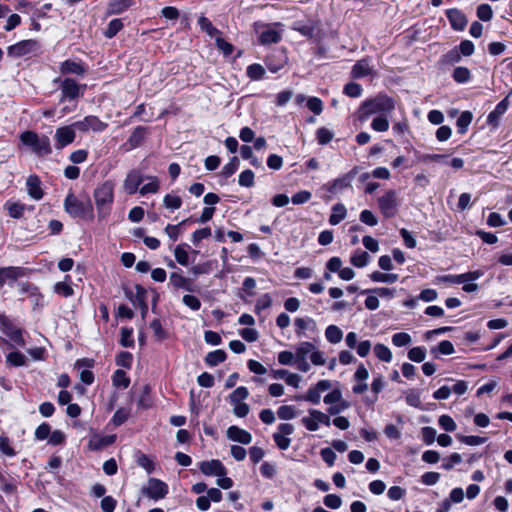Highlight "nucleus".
I'll return each instance as SVG.
<instances>
[{
	"mask_svg": "<svg viewBox=\"0 0 512 512\" xmlns=\"http://www.w3.org/2000/svg\"><path fill=\"white\" fill-rule=\"evenodd\" d=\"M277 415L282 420H291L296 416L295 407L292 405L280 406L277 410Z\"/></svg>",
	"mask_w": 512,
	"mask_h": 512,
	"instance_id": "13d9d810",
	"label": "nucleus"
},
{
	"mask_svg": "<svg viewBox=\"0 0 512 512\" xmlns=\"http://www.w3.org/2000/svg\"><path fill=\"white\" fill-rule=\"evenodd\" d=\"M295 327H296V335L298 337H303L305 335L304 331L306 329H310L315 331L317 328L316 322L312 318H296L295 319Z\"/></svg>",
	"mask_w": 512,
	"mask_h": 512,
	"instance_id": "c85d7f7f",
	"label": "nucleus"
},
{
	"mask_svg": "<svg viewBox=\"0 0 512 512\" xmlns=\"http://www.w3.org/2000/svg\"><path fill=\"white\" fill-rule=\"evenodd\" d=\"M7 362L15 367L24 366L26 364V357L19 351L10 352L7 357Z\"/></svg>",
	"mask_w": 512,
	"mask_h": 512,
	"instance_id": "603ef678",
	"label": "nucleus"
},
{
	"mask_svg": "<svg viewBox=\"0 0 512 512\" xmlns=\"http://www.w3.org/2000/svg\"><path fill=\"white\" fill-rule=\"evenodd\" d=\"M143 495L155 501L163 499L169 492L168 485L157 478H149L147 486L141 489Z\"/></svg>",
	"mask_w": 512,
	"mask_h": 512,
	"instance_id": "6e6552de",
	"label": "nucleus"
},
{
	"mask_svg": "<svg viewBox=\"0 0 512 512\" xmlns=\"http://www.w3.org/2000/svg\"><path fill=\"white\" fill-rule=\"evenodd\" d=\"M472 113L470 111H464L460 114L456 121L458 133L464 134L466 133L468 126L470 125L472 121Z\"/></svg>",
	"mask_w": 512,
	"mask_h": 512,
	"instance_id": "a19ab883",
	"label": "nucleus"
},
{
	"mask_svg": "<svg viewBox=\"0 0 512 512\" xmlns=\"http://www.w3.org/2000/svg\"><path fill=\"white\" fill-rule=\"evenodd\" d=\"M509 101L508 97H505L501 100L495 107L493 111H491L487 116V123L493 125L494 127L498 126L499 118L503 115L508 109Z\"/></svg>",
	"mask_w": 512,
	"mask_h": 512,
	"instance_id": "5701e85b",
	"label": "nucleus"
},
{
	"mask_svg": "<svg viewBox=\"0 0 512 512\" xmlns=\"http://www.w3.org/2000/svg\"><path fill=\"white\" fill-rule=\"evenodd\" d=\"M370 279L374 282L395 283L398 280V274L375 271L370 274Z\"/></svg>",
	"mask_w": 512,
	"mask_h": 512,
	"instance_id": "79ce46f5",
	"label": "nucleus"
},
{
	"mask_svg": "<svg viewBox=\"0 0 512 512\" xmlns=\"http://www.w3.org/2000/svg\"><path fill=\"white\" fill-rule=\"evenodd\" d=\"M462 55L460 54L457 47L449 50L447 53L442 55L439 62L443 66H452L461 61Z\"/></svg>",
	"mask_w": 512,
	"mask_h": 512,
	"instance_id": "7c9ffc66",
	"label": "nucleus"
},
{
	"mask_svg": "<svg viewBox=\"0 0 512 512\" xmlns=\"http://www.w3.org/2000/svg\"><path fill=\"white\" fill-rule=\"evenodd\" d=\"M452 78L456 83L464 84L471 79V72L467 67L458 66L454 69Z\"/></svg>",
	"mask_w": 512,
	"mask_h": 512,
	"instance_id": "c9c22d12",
	"label": "nucleus"
},
{
	"mask_svg": "<svg viewBox=\"0 0 512 512\" xmlns=\"http://www.w3.org/2000/svg\"><path fill=\"white\" fill-rule=\"evenodd\" d=\"M19 139L23 145L30 147L33 153L39 157L52 153L50 139L46 135H39L34 131L27 130L20 134Z\"/></svg>",
	"mask_w": 512,
	"mask_h": 512,
	"instance_id": "7ed1b4c3",
	"label": "nucleus"
},
{
	"mask_svg": "<svg viewBox=\"0 0 512 512\" xmlns=\"http://www.w3.org/2000/svg\"><path fill=\"white\" fill-rule=\"evenodd\" d=\"M54 82L60 83L61 102L66 100H75L84 94L86 84L79 85L73 78L55 79Z\"/></svg>",
	"mask_w": 512,
	"mask_h": 512,
	"instance_id": "39448f33",
	"label": "nucleus"
},
{
	"mask_svg": "<svg viewBox=\"0 0 512 512\" xmlns=\"http://www.w3.org/2000/svg\"><path fill=\"white\" fill-rule=\"evenodd\" d=\"M249 396V391L246 387L240 386L237 387L230 395V403H239L243 400H245Z\"/></svg>",
	"mask_w": 512,
	"mask_h": 512,
	"instance_id": "8fccbe9b",
	"label": "nucleus"
},
{
	"mask_svg": "<svg viewBox=\"0 0 512 512\" xmlns=\"http://www.w3.org/2000/svg\"><path fill=\"white\" fill-rule=\"evenodd\" d=\"M113 385L116 387L128 388L130 385V378L123 370H116L112 376Z\"/></svg>",
	"mask_w": 512,
	"mask_h": 512,
	"instance_id": "37998d69",
	"label": "nucleus"
},
{
	"mask_svg": "<svg viewBox=\"0 0 512 512\" xmlns=\"http://www.w3.org/2000/svg\"><path fill=\"white\" fill-rule=\"evenodd\" d=\"M115 440V435L95 436L89 441V448L91 450L98 451L112 445Z\"/></svg>",
	"mask_w": 512,
	"mask_h": 512,
	"instance_id": "bb28decb",
	"label": "nucleus"
},
{
	"mask_svg": "<svg viewBox=\"0 0 512 512\" xmlns=\"http://www.w3.org/2000/svg\"><path fill=\"white\" fill-rule=\"evenodd\" d=\"M190 221H192V219L188 218V219H185L182 222H180L178 225L168 224L165 227V232L169 236L170 239H172L173 241H176L180 234V227L186 225Z\"/></svg>",
	"mask_w": 512,
	"mask_h": 512,
	"instance_id": "09e8293b",
	"label": "nucleus"
},
{
	"mask_svg": "<svg viewBox=\"0 0 512 512\" xmlns=\"http://www.w3.org/2000/svg\"><path fill=\"white\" fill-rule=\"evenodd\" d=\"M59 71L62 75L74 74L82 76L86 73V68L81 61L68 59L60 64Z\"/></svg>",
	"mask_w": 512,
	"mask_h": 512,
	"instance_id": "aec40b11",
	"label": "nucleus"
},
{
	"mask_svg": "<svg viewBox=\"0 0 512 512\" xmlns=\"http://www.w3.org/2000/svg\"><path fill=\"white\" fill-rule=\"evenodd\" d=\"M136 294L133 296L131 291H126V296L132 301V303L135 305L136 303L139 305L142 317H145V315L148 312V305L146 302L147 299V290L137 284L135 286Z\"/></svg>",
	"mask_w": 512,
	"mask_h": 512,
	"instance_id": "dca6fc26",
	"label": "nucleus"
},
{
	"mask_svg": "<svg viewBox=\"0 0 512 512\" xmlns=\"http://www.w3.org/2000/svg\"><path fill=\"white\" fill-rule=\"evenodd\" d=\"M411 342V336L406 332H398L392 336V344L396 347H403Z\"/></svg>",
	"mask_w": 512,
	"mask_h": 512,
	"instance_id": "0e129e2a",
	"label": "nucleus"
},
{
	"mask_svg": "<svg viewBox=\"0 0 512 512\" xmlns=\"http://www.w3.org/2000/svg\"><path fill=\"white\" fill-rule=\"evenodd\" d=\"M280 40V33L274 29H267L259 36V42L263 45L278 43Z\"/></svg>",
	"mask_w": 512,
	"mask_h": 512,
	"instance_id": "72a5a7b5",
	"label": "nucleus"
},
{
	"mask_svg": "<svg viewBox=\"0 0 512 512\" xmlns=\"http://www.w3.org/2000/svg\"><path fill=\"white\" fill-rule=\"evenodd\" d=\"M331 388V382L329 380H320L314 387H310L306 395H298L295 397L296 400H304L313 404H319L321 399V392L327 391Z\"/></svg>",
	"mask_w": 512,
	"mask_h": 512,
	"instance_id": "9b49d317",
	"label": "nucleus"
},
{
	"mask_svg": "<svg viewBox=\"0 0 512 512\" xmlns=\"http://www.w3.org/2000/svg\"><path fill=\"white\" fill-rule=\"evenodd\" d=\"M198 25L201 28V30L205 31L210 37L216 38L217 36L221 35V32L217 28H215L212 25L211 21L205 16L199 17Z\"/></svg>",
	"mask_w": 512,
	"mask_h": 512,
	"instance_id": "e433bc0d",
	"label": "nucleus"
},
{
	"mask_svg": "<svg viewBox=\"0 0 512 512\" xmlns=\"http://www.w3.org/2000/svg\"><path fill=\"white\" fill-rule=\"evenodd\" d=\"M24 274L22 267L8 266L0 268V286H3L6 280H16Z\"/></svg>",
	"mask_w": 512,
	"mask_h": 512,
	"instance_id": "b1692460",
	"label": "nucleus"
},
{
	"mask_svg": "<svg viewBox=\"0 0 512 512\" xmlns=\"http://www.w3.org/2000/svg\"><path fill=\"white\" fill-rule=\"evenodd\" d=\"M123 23L121 19H113L109 22L107 29L104 32L106 38H113L121 29Z\"/></svg>",
	"mask_w": 512,
	"mask_h": 512,
	"instance_id": "3c124183",
	"label": "nucleus"
},
{
	"mask_svg": "<svg viewBox=\"0 0 512 512\" xmlns=\"http://www.w3.org/2000/svg\"><path fill=\"white\" fill-rule=\"evenodd\" d=\"M287 58L281 51L274 52L266 57L265 64L272 73H277L286 64Z\"/></svg>",
	"mask_w": 512,
	"mask_h": 512,
	"instance_id": "6ab92c4d",
	"label": "nucleus"
},
{
	"mask_svg": "<svg viewBox=\"0 0 512 512\" xmlns=\"http://www.w3.org/2000/svg\"><path fill=\"white\" fill-rule=\"evenodd\" d=\"M238 167H239V159L236 156H234L230 159V161L226 165L223 166L221 174L225 178H228V177L232 176L237 171Z\"/></svg>",
	"mask_w": 512,
	"mask_h": 512,
	"instance_id": "864d4df0",
	"label": "nucleus"
},
{
	"mask_svg": "<svg viewBox=\"0 0 512 512\" xmlns=\"http://www.w3.org/2000/svg\"><path fill=\"white\" fill-rule=\"evenodd\" d=\"M372 74V69L368 58L358 60L352 67L351 75L353 78H363Z\"/></svg>",
	"mask_w": 512,
	"mask_h": 512,
	"instance_id": "a878e982",
	"label": "nucleus"
},
{
	"mask_svg": "<svg viewBox=\"0 0 512 512\" xmlns=\"http://www.w3.org/2000/svg\"><path fill=\"white\" fill-rule=\"evenodd\" d=\"M294 426L290 423H282L278 426V432L273 434V440L277 447L281 450H287L291 444L288 435L293 434Z\"/></svg>",
	"mask_w": 512,
	"mask_h": 512,
	"instance_id": "4468645a",
	"label": "nucleus"
},
{
	"mask_svg": "<svg viewBox=\"0 0 512 512\" xmlns=\"http://www.w3.org/2000/svg\"><path fill=\"white\" fill-rule=\"evenodd\" d=\"M75 129L76 127L74 126V123L57 128L55 131V148L61 150L67 145L71 144L76 136Z\"/></svg>",
	"mask_w": 512,
	"mask_h": 512,
	"instance_id": "f8f14e48",
	"label": "nucleus"
},
{
	"mask_svg": "<svg viewBox=\"0 0 512 512\" xmlns=\"http://www.w3.org/2000/svg\"><path fill=\"white\" fill-rule=\"evenodd\" d=\"M74 126L81 132H87L89 130L101 132L105 130L108 125L102 122L97 116L89 115L82 120L74 122Z\"/></svg>",
	"mask_w": 512,
	"mask_h": 512,
	"instance_id": "ddd939ff",
	"label": "nucleus"
},
{
	"mask_svg": "<svg viewBox=\"0 0 512 512\" xmlns=\"http://www.w3.org/2000/svg\"><path fill=\"white\" fill-rule=\"evenodd\" d=\"M446 16L451 27L456 31H463L468 23L465 14L457 8L446 10Z\"/></svg>",
	"mask_w": 512,
	"mask_h": 512,
	"instance_id": "a211bd4d",
	"label": "nucleus"
},
{
	"mask_svg": "<svg viewBox=\"0 0 512 512\" xmlns=\"http://www.w3.org/2000/svg\"><path fill=\"white\" fill-rule=\"evenodd\" d=\"M133 5L132 0H110L108 4L109 14H121Z\"/></svg>",
	"mask_w": 512,
	"mask_h": 512,
	"instance_id": "c756f323",
	"label": "nucleus"
},
{
	"mask_svg": "<svg viewBox=\"0 0 512 512\" xmlns=\"http://www.w3.org/2000/svg\"><path fill=\"white\" fill-rule=\"evenodd\" d=\"M325 336L328 342L332 344L339 343L342 340L343 332L342 330L336 326V325H329L326 328Z\"/></svg>",
	"mask_w": 512,
	"mask_h": 512,
	"instance_id": "ea45409f",
	"label": "nucleus"
},
{
	"mask_svg": "<svg viewBox=\"0 0 512 512\" xmlns=\"http://www.w3.org/2000/svg\"><path fill=\"white\" fill-rule=\"evenodd\" d=\"M148 133V128L144 126H137L133 132L131 133L128 144L132 148H136L142 145L143 141L146 138V135Z\"/></svg>",
	"mask_w": 512,
	"mask_h": 512,
	"instance_id": "cd10ccee",
	"label": "nucleus"
},
{
	"mask_svg": "<svg viewBox=\"0 0 512 512\" xmlns=\"http://www.w3.org/2000/svg\"><path fill=\"white\" fill-rule=\"evenodd\" d=\"M395 108L394 100L383 94L364 101L358 110V119L366 121L371 115L378 113H389Z\"/></svg>",
	"mask_w": 512,
	"mask_h": 512,
	"instance_id": "f257e3e1",
	"label": "nucleus"
},
{
	"mask_svg": "<svg viewBox=\"0 0 512 512\" xmlns=\"http://www.w3.org/2000/svg\"><path fill=\"white\" fill-rule=\"evenodd\" d=\"M369 261H370V255L366 251H363V250L355 251V253L352 255V257L350 259V262L352 263V265H354L355 267H358V268L365 267Z\"/></svg>",
	"mask_w": 512,
	"mask_h": 512,
	"instance_id": "58836bf2",
	"label": "nucleus"
},
{
	"mask_svg": "<svg viewBox=\"0 0 512 512\" xmlns=\"http://www.w3.org/2000/svg\"><path fill=\"white\" fill-rule=\"evenodd\" d=\"M65 211L73 218H94L93 205L87 198L85 201L78 199L73 193H69L64 201Z\"/></svg>",
	"mask_w": 512,
	"mask_h": 512,
	"instance_id": "20e7f679",
	"label": "nucleus"
},
{
	"mask_svg": "<svg viewBox=\"0 0 512 512\" xmlns=\"http://www.w3.org/2000/svg\"><path fill=\"white\" fill-rule=\"evenodd\" d=\"M185 247H189L187 244L178 245L174 250V256L176 261L183 266L188 265L189 263V255L186 251Z\"/></svg>",
	"mask_w": 512,
	"mask_h": 512,
	"instance_id": "de8ad7c7",
	"label": "nucleus"
},
{
	"mask_svg": "<svg viewBox=\"0 0 512 512\" xmlns=\"http://www.w3.org/2000/svg\"><path fill=\"white\" fill-rule=\"evenodd\" d=\"M292 29L309 39H317L321 36V24L319 20L307 19L295 21Z\"/></svg>",
	"mask_w": 512,
	"mask_h": 512,
	"instance_id": "423d86ee",
	"label": "nucleus"
},
{
	"mask_svg": "<svg viewBox=\"0 0 512 512\" xmlns=\"http://www.w3.org/2000/svg\"><path fill=\"white\" fill-rule=\"evenodd\" d=\"M398 200L395 190L387 191L383 196L378 198V206L380 212L385 218H392L398 212Z\"/></svg>",
	"mask_w": 512,
	"mask_h": 512,
	"instance_id": "0eeeda50",
	"label": "nucleus"
},
{
	"mask_svg": "<svg viewBox=\"0 0 512 512\" xmlns=\"http://www.w3.org/2000/svg\"><path fill=\"white\" fill-rule=\"evenodd\" d=\"M227 358V354L224 350L218 349L209 352L205 357V362L208 366L214 367L224 362Z\"/></svg>",
	"mask_w": 512,
	"mask_h": 512,
	"instance_id": "2f4dec72",
	"label": "nucleus"
},
{
	"mask_svg": "<svg viewBox=\"0 0 512 512\" xmlns=\"http://www.w3.org/2000/svg\"><path fill=\"white\" fill-rule=\"evenodd\" d=\"M313 350H315L313 343L307 341L299 343L295 351V360L307 359L308 354H312Z\"/></svg>",
	"mask_w": 512,
	"mask_h": 512,
	"instance_id": "f704fd0d",
	"label": "nucleus"
},
{
	"mask_svg": "<svg viewBox=\"0 0 512 512\" xmlns=\"http://www.w3.org/2000/svg\"><path fill=\"white\" fill-rule=\"evenodd\" d=\"M371 128L377 132H385L389 129V121L385 116H378L372 120Z\"/></svg>",
	"mask_w": 512,
	"mask_h": 512,
	"instance_id": "052dcab7",
	"label": "nucleus"
},
{
	"mask_svg": "<svg viewBox=\"0 0 512 512\" xmlns=\"http://www.w3.org/2000/svg\"><path fill=\"white\" fill-rule=\"evenodd\" d=\"M406 403L415 408H422L420 393L414 389L409 390L405 396Z\"/></svg>",
	"mask_w": 512,
	"mask_h": 512,
	"instance_id": "bf43d9fd",
	"label": "nucleus"
},
{
	"mask_svg": "<svg viewBox=\"0 0 512 512\" xmlns=\"http://www.w3.org/2000/svg\"><path fill=\"white\" fill-rule=\"evenodd\" d=\"M27 191L31 198L40 200L44 196V192L41 188V181L37 175H30L26 181Z\"/></svg>",
	"mask_w": 512,
	"mask_h": 512,
	"instance_id": "4be33fe9",
	"label": "nucleus"
},
{
	"mask_svg": "<svg viewBox=\"0 0 512 512\" xmlns=\"http://www.w3.org/2000/svg\"><path fill=\"white\" fill-rule=\"evenodd\" d=\"M40 47L41 45L37 40H22L14 45L9 46L7 53L9 56L18 58L28 54L36 53L39 51Z\"/></svg>",
	"mask_w": 512,
	"mask_h": 512,
	"instance_id": "1a4fd4ad",
	"label": "nucleus"
},
{
	"mask_svg": "<svg viewBox=\"0 0 512 512\" xmlns=\"http://www.w3.org/2000/svg\"><path fill=\"white\" fill-rule=\"evenodd\" d=\"M16 326L13 324L12 320L6 316L5 314L0 315V329L3 333L9 337L10 334L13 333V330H16Z\"/></svg>",
	"mask_w": 512,
	"mask_h": 512,
	"instance_id": "5fc2aeb1",
	"label": "nucleus"
},
{
	"mask_svg": "<svg viewBox=\"0 0 512 512\" xmlns=\"http://www.w3.org/2000/svg\"><path fill=\"white\" fill-rule=\"evenodd\" d=\"M362 91H363L362 86L356 82H350V83L346 84L344 86V90H343L345 95L352 97V98L361 96Z\"/></svg>",
	"mask_w": 512,
	"mask_h": 512,
	"instance_id": "680f3d73",
	"label": "nucleus"
},
{
	"mask_svg": "<svg viewBox=\"0 0 512 512\" xmlns=\"http://www.w3.org/2000/svg\"><path fill=\"white\" fill-rule=\"evenodd\" d=\"M426 357V349L424 347H413L408 351V358L413 362H423Z\"/></svg>",
	"mask_w": 512,
	"mask_h": 512,
	"instance_id": "6e6d98bb",
	"label": "nucleus"
},
{
	"mask_svg": "<svg viewBox=\"0 0 512 512\" xmlns=\"http://www.w3.org/2000/svg\"><path fill=\"white\" fill-rule=\"evenodd\" d=\"M170 283L176 289H184L189 292H193V281L189 278L182 276L178 272L170 274Z\"/></svg>",
	"mask_w": 512,
	"mask_h": 512,
	"instance_id": "393cba45",
	"label": "nucleus"
},
{
	"mask_svg": "<svg viewBox=\"0 0 512 512\" xmlns=\"http://www.w3.org/2000/svg\"><path fill=\"white\" fill-rule=\"evenodd\" d=\"M246 74L251 80H260L265 74V69L262 65L254 63L247 67Z\"/></svg>",
	"mask_w": 512,
	"mask_h": 512,
	"instance_id": "49530a36",
	"label": "nucleus"
},
{
	"mask_svg": "<svg viewBox=\"0 0 512 512\" xmlns=\"http://www.w3.org/2000/svg\"><path fill=\"white\" fill-rule=\"evenodd\" d=\"M347 214L345 206L341 203H337L332 208V214L329 217V223L331 225L339 224Z\"/></svg>",
	"mask_w": 512,
	"mask_h": 512,
	"instance_id": "473e14b6",
	"label": "nucleus"
},
{
	"mask_svg": "<svg viewBox=\"0 0 512 512\" xmlns=\"http://www.w3.org/2000/svg\"><path fill=\"white\" fill-rule=\"evenodd\" d=\"M129 415L130 411L128 409L120 408L114 413L112 417V423L115 426H120L127 421Z\"/></svg>",
	"mask_w": 512,
	"mask_h": 512,
	"instance_id": "338daca9",
	"label": "nucleus"
},
{
	"mask_svg": "<svg viewBox=\"0 0 512 512\" xmlns=\"http://www.w3.org/2000/svg\"><path fill=\"white\" fill-rule=\"evenodd\" d=\"M147 179L149 182L139 189L140 194L146 195L150 193H157L160 187L158 178L155 176H149Z\"/></svg>",
	"mask_w": 512,
	"mask_h": 512,
	"instance_id": "c03bdc74",
	"label": "nucleus"
},
{
	"mask_svg": "<svg viewBox=\"0 0 512 512\" xmlns=\"http://www.w3.org/2000/svg\"><path fill=\"white\" fill-rule=\"evenodd\" d=\"M454 346L453 344L448 340L441 341L437 347H433L431 349V354L434 355V357H438V354L442 355H451L454 353Z\"/></svg>",
	"mask_w": 512,
	"mask_h": 512,
	"instance_id": "4c0bfd02",
	"label": "nucleus"
},
{
	"mask_svg": "<svg viewBox=\"0 0 512 512\" xmlns=\"http://www.w3.org/2000/svg\"><path fill=\"white\" fill-rule=\"evenodd\" d=\"M143 175L138 170H131L124 180V190L127 194L133 195L139 190V186L143 182Z\"/></svg>",
	"mask_w": 512,
	"mask_h": 512,
	"instance_id": "f3484780",
	"label": "nucleus"
},
{
	"mask_svg": "<svg viewBox=\"0 0 512 512\" xmlns=\"http://www.w3.org/2000/svg\"><path fill=\"white\" fill-rule=\"evenodd\" d=\"M374 353L376 357L383 362H390L392 360V353L384 344H376L374 346Z\"/></svg>",
	"mask_w": 512,
	"mask_h": 512,
	"instance_id": "a18cd8bd",
	"label": "nucleus"
},
{
	"mask_svg": "<svg viewBox=\"0 0 512 512\" xmlns=\"http://www.w3.org/2000/svg\"><path fill=\"white\" fill-rule=\"evenodd\" d=\"M238 183L243 187H252L254 185V172L250 169L240 173Z\"/></svg>",
	"mask_w": 512,
	"mask_h": 512,
	"instance_id": "4d7b16f0",
	"label": "nucleus"
},
{
	"mask_svg": "<svg viewBox=\"0 0 512 512\" xmlns=\"http://www.w3.org/2000/svg\"><path fill=\"white\" fill-rule=\"evenodd\" d=\"M95 205L100 220L105 219L111 211L114 201V183L107 180L96 187L93 193Z\"/></svg>",
	"mask_w": 512,
	"mask_h": 512,
	"instance_id": "f03ea898",
	"label": "nucleus"
},
{
	"mask_svg": "<svg viewBox=\"0 0 512 512\" xmlns=\"http://www.w3.org/2000/svg\"><path fill=\"white\" fill-rule=\"evenodd\" d=\"M216 47L224 54V56H229L234 51V46L224 40L221 35L217 36L215 39Z\"/></svg>",
	"mask_w": 512,
	"mask_h": 512,
	"instance_id": "69168bd1",
	"label": "nucleus"
},
{
	"mask_svg": "<svg viewBox=\"0 0 512 512\" xmlns=\"http://www.w3.org/2000/svg\"><path fill=\"white\" fill-rule=\"evenodd\" d=\"M200 471L206 476H225L227 474L226 467L220 460L213 459L210 461H202L199 464Z\"/></svg>",
	"mask_w": 512,
	"mask_h": 512,
	"instance_id": "2eb2a0df",
	"label": "nucleus"
},
{
	"mask_svg": "<svg viewBox=\"0 0 512 512\" xmlns=\"http://www.w3.org/2000/svg\"><path fill=\"white\" fill-rule=\"evenodd\" d=\"M227 437L234 442H239L244 445L250 444L252 441L251 434L237 426H230L227 429Z\"/></svg>",
	"mask_w": 512,
	"mask_h": 512,
	"instance_id": "412c9836",
	"label": "nucleus"
},
{
	"mask_svg": "<svg viewBox=\"0 0 512 512\" xmlns=\"http://www.w3.org/2000/svg\"><path fill=\"white\" fill-rule=\"evenodd\" d=\"M163 204L166 208L176 210L182 205V199L177 195L167 194L164 197Z\"/></svg>",
	"mask_w": 512,
	"mask_h": 512,
	"instance_id": "e2e57ef3",
	"label": "nucleus"
},
{
	"mask_svg": "<svg viewBox=\"0 0 512 512\" xmlns=\"http://www.w3.org/2000/svg\"><path fill=\"white\" fill-rule=\"evenodd\" d=\"M316 136L320 145H326L333 139V133L325 127L319 128L316 132Z\"/></svg>",
	"mask_w": 512,
	"mask_h": 512,
	"instance_id": "774afa93",
	"label": "nucleus"
},
{
	"mask_svg": "<svg viewBox=\"0 0 512 512\" xmlns=\"http://www.w3.org/2000/svg\"><path fill=\"white\" fill-rule=\"evenodd\" d=\"M359 167L355 166L349 172L343 174L342 176L336 178L332 182H329L326 187L327 191L331 194H337L343 191L345 188L351 186V183L355 176L358 174Z\"/></svg>",
	"mask_w": 512,
	"mask_h": 512,
	"instance_id": "9d476101",
	"label": "nucleus"
}]
</instances>
